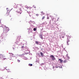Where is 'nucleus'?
I'll use <instances>...</instances> for the list:
<instances>
[{
  "label": "nucleus",
  "instance_id": "nucleus-4",
  "mask_svg": "<svg viewBox=\"0 0 79 79\" xmlns=\"http://www.w3.org/2000/svg\"><path fill=\"white\" fill-rule=\"evenodd\" d=\"M50 57L51 58H52L53 60V59L54 58V56H53V55H51L50 56Z\"/></svg>",
  "mask_w": 79,
  "mask_h": 79
},
{
  "label": "nucleus",
  "instance_id": "nucleus-14",
  "mask_svg": "<svg viewBox=\"0 0 79 79\" xmlns=\"http://www.w3.org/2000/svg\"><path fill=\"white\" fill-rule=\"evenodd\" d=\"M18 62L19 63V62H20V60H18Z\"/></svg>",
  "mask_w": 79,
  "mask_h": 79
},
{
  "label": "nucleus",
  "instance_id": "nucleus-5",
  "mask_svg": "<svg viewBox=\"0 0 79 79\" xmlns=\"http://www.w3.org/2000/svg\"><path fill=\"white\" fill-rule=\"evenodd\" d=\"M9 54H10V56H13V55H14V54H13L12 53H9Z\"/></svg>",
  "mask_w": 79,
  "mask_h": 79
},
{
  "label": "nucleus",
  "instance_id": "nucleus-23",
  "mask_svg": "<svg viewBox=\"0 0 79 79\" xmlns=\"http://www.w3.org/2000/svg\"><path fill=\"white\" fill-rule=\"evenodd\" d=\"M34 8H36V7L35 6V7H34Z\"/></svg>",
  "mask_w": 79,
  "mask_h": 79
},
{
  "label": "nucleus",
  "instance_id": "nucleus-24",
  "mask_svg": "<svg viewBox=\"0 0 79 79\" xmlns=\"http://www.w3.org/2000/svg\"><path fill=\"white\" fill-rule=\"evenodd\" d=\"M6 9L7 10H8V8H7Z\"/></svg>",
  "mask_w": 79,
  "mask_h": 79
},
{
  "label": "nucleus",
  "instance_id": "nucleus-17",
  "mask_svg": "<svg viewBox=\"0 0 79 79\" xmlns=\"http://www.w3.org/2000/svg\"><path fill=\"white\" fill-rule=\"evenodd\" d=\"M24 47L23 46L21 48H24Z\"/></svg>",
  "mask_w": 79,
  "mask_h": 79
},
{
  "label": "nucleus",
  "instance_id": "nucleus-15",
  "mask_svg": "<svg viewBox=\"0 0 79 79\" xmlns=\"http://www.w3.org/2000/svg\"><path fill=\"white\" fill-rule=\"evenodd\" d=\"M19 10H20V11H21V8H20L19 9Z\"/></svg>",
  "mask_w": 79,
  "mask_h": 79
},
{
  "label": "nucleus",
  "instance_id": "nucleus-19",
  "mask_svg": "<svg viewBox=\"0 0 79 79\" xmlns=\"http://www.w3.org/2000/svg\"><path fill=\"white\" fill-rule=\"evenodd\" d=\"M29 8L30 9H31V7H29Z\"/></svg>",
  "mask_w": 79,
  "mask_h": 79
},
{
  "label": "nucleus",
  "instance_id": "nucleus-26",
  "mask_svg": "<svg viewBox=\"0 0 79 79\" xmlns=\"http://www.w3.org/2000/svg\"><path fill=\"white\" fill-rule=\"evenodd\" d=\"M11 20H12V19H11Z\"/></svg>",
  "mask_w": 79,
  "mask_h": 79
},
{
  "label": "nucleus",
  "instance_id": "nucleus-8",
  "mask_svg": "<svg viewBox=\"0 0 79 79\" xmlns=\"http://www.w3.org/2000/svg\"><path fill=\"white\" fill-rule=\"evenodd\" d=\"M35 43L37 45H38V44H39V42L36 41L35 42Z\"/></svg>",
  "mask_w": 79,
  "mask_h": 79
},
{
  "label": "nucleus",
  "instance_id": "nucleus-6",
  "mask_svg": "<svg viewBox=\"0 0 79 79\" xmlns=\"http://www.w3.org/2000/svg\"><path fill=\"white\" fill-rule=\"evenodd\" d=\"M6 69L8 73H9V72H10V69Z\"/></svg>",
  "mask_w": 79,
  "mask_h": 79
},
{
  "label": "nucleus",
  "instance_id": "nucleus-2",
  "mask_svg": "<svg viewBox=\"0 0 79 79\" xmlns=\"http://www.w3.org/2000/svg\"><path fill=\"white\" fill-rule=\"evenodd\" d=\"M18 4H16L15 3L14 6V7L15 8H17L18 7Z\"/></svg>",
  "mask_w": 79,
  "mask_h": 79
},
{
  "label": "nucleus",
  "instance_id": "nucleus-25",
  "mask_svg": "<svg viewBox=\"0 0 79 79\" xmlns=\"http://www.w3.org/2000/svg\"><path fill=\"white\" fill-rule=\"evenodd\" d=\"M12 19V18H11V19Z\"/></svg>",
  "mask_w": 79,
  "mask_h": 79
},
{
  "label": "nucleus",
  "instance_id": "nucleus-21",
  "mask_svg": "<svg viewBox=\"0 0 79 79\" xmlns=\"http://www.w3.org/2000/svg\"><path fill=\"white\" fill-rule=\"evenodd\" d=\"M9 58V59H11V57H10V58Z\"/></svg>",
  "mask_w": 79,
  "mask_h": 79
},
{
  "label": "nucleus",
  "instance_id": "nucleus-22",
  "mask_svg": "<svg viewBox=\"0 0 79 79\" xmlns=\"http://www.w3.org/2000/svg\"><path fill=\"white\" fill-rule=\"evenodd\" d=\"M6 59V58H4V60H5Z\"/></svg>",
  "mask_w": 79,
  "mask_h": 79
},
{
  "label": "nucleus",
  "instance_id": "nucleus-18",
  "mask_svg": "<svg viewBox=\"0 0 79 79\" xmlns=\"http://www.w3.org/2000/svg\"><path fill=\"white\" fill-rule=\"evenodd\" d=\"M26 8H29V7L27 6Z\"/></svg>",
  "mask_w": 79,
  "mask_h": 79
},
{
  "label": "nucleus",
  "instance_id": "nucleus-1",
  "mask_svg": "<svg viewBox=\"0 0 79 79\" xmlns=\"http://www.w3.org/2000/svg\"><path fill=\"white\" fill-rule=\"evenodd\" d=\"M20 39H21L20 37L19 36L18 37L17 39L16 40V43H18L19 42L20 40Z\"/></svg>",
  "mask_w": 79,
  "mask_h": 79
},
{
  "label": "nucleus",
  "instance_id": "nucleus-12",
  "mask_svg": "<svg viewBox=\"0 0 79 79\" xmlns=\"http://www.w3.org/2000/svg\"><path fill=\"white\" fill-rule=\"evenodd\" d=\"M41 13L42 15H44V13L43 11L41 12Z\"/></svg>",
  "mask_w": 79,
  "mask_h": 79
},
{
  "label": "nucleus",
  "instance_id": "nucleus-13",
  "mask_svg": "<svg viewBox=\"0 0 79 79\" xmlns=\"http://www.w3.org/2000/svg\"><path fill=\"white\" fill-rule=\"evenodd\" d=\"M45 16L43 17L42 18V19H45Z\"/></svg>",
  "mask_w": 79,
  "mask_h": 79
},
{
  "label": "nucleus",
  "instance_id": "nucleus-9",
  "mask_svg": "<svg viewBox=\"0 0 79 79\" xmlns=\"http://www.w3.org/2000/svg\"><path fill=\"white\" fill-rule=\"evenodd\" d=\"M40 54H41V56H43V55H44V54H43V53H42V52H40Z\"/></svg>",
  "mask_w": 79,
  "mask_h": 79
},
{
  "label": "nucleus",
  "instance_id": "nucleus-16",
  "mask_svg": "<svg viewBox=\"0 0 79 79\" xmlns=\"http://www.w3.org/2000/svg\"><path fill=\"white\" fill-rule=\"evenodd\" d=\"M47 19H49V17H47Z\"/></svg>",
  "mask_w": 79,
  "mask_h": 79
},
{
  "label": "nucleus",
  "instance_id": "nucleus-7",
  "mask_svg": "<svg viewBox=\"0 0 79 79\" xmlns=\"http://www.w3.org/2000/svg\"><path fill=\"white\" fill-rule=\"evenodd\" d=\"M40 37L41 39H43V36H42V35H40Z\"/></svg>",
  "mask_w": 79,
  "mask_h": 79
},
{
  "label": "nucleus",
  "instance_id": "nucleus-20",
  "mask_svg": "<svg viewBox=\"0 0 79 79\" xmlns=\"http://www.w3.org/2000/svg\"><path fill=\"white\" fill-rule=\"evenodd\" d=\"M36 16H39V14H36Z\"/></svg>",
  "mask_w": 79,
  "mask_h": 79
},
{
  "label": "nucleus",
  "instance_id": "nucleus-3",
  "mask_svg": "<svg viewBox=\"0 0 79 79\" xmlns=\"http://www.w3.org/2000/svg\"><path fill=\"white\" fill-rule=\"evenodd\" d=\"M10 15V12L7 11L6 14H5L6 16H7Z\"/></svg>",
  "mask_w": 79,
  "mask_h": 79
},
{
  "label": "nucleus",
  "instance_id": "nucleus-11",
  "mask_svg": "<svg viewBox=\"0 0 79 79\" xmlns=\"http://www.w3.org/2000/svg\"><path fill=\"white\" fill-rule=\"evenodd\" d=\"M36 30H37V29L36 28H34L33 29V30L34 31H35Z\"/></svg>",
  "mask_w": 79,
  "mask_h": 79
},
{
  "label": "nucleus",
  "instance_id": "nucleus-10",
  "mask_svg": "<svg viewBox=\"0 0 79 79\" xmlns=\"http://www.w3.org/2000/svg\"><path fill=\"white\" fill-rule=\"evenodd\" d=\"M29 66H32V64H29Z\"/></svg>",
  "mask_w": 79,
  "mask_h": 79
}]
</instances>
